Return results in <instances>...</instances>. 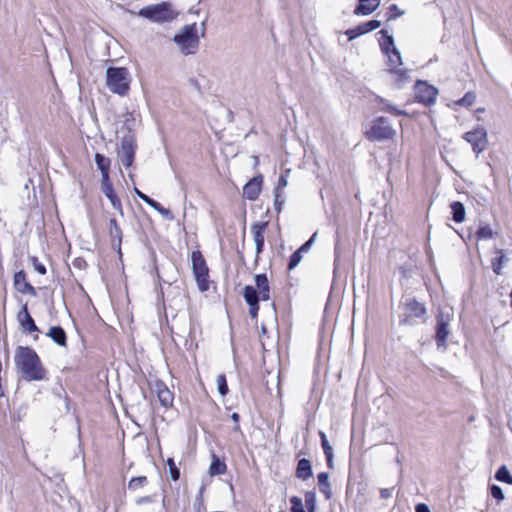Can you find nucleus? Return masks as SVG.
<instances>
[{
	"mask_svg": "<svg viewBox=\"0 0 512 512\" xmlns=\"http://www.w3.org/2000/svg\"><path fill=\"white\" fill-rule=\"evenodd\" d=\"M14 286L22 294H29L33 297L37 295L36 289L26 280V274L23 270L15 273Z\"/></svg>",
	"mask_w": 512,
	"mask_h": 512,
	"instance_id": "nucleus-16",
	"label": "nucleus"
},
{
	"mask_svg": "<svg viewBox=\"0 0 512 512\" xmlns=\"http://www.w3.org/2000/svg\"><path fill=\"white\" fill-rule=\"evenodd\" d=\"M150 207L153 208L154 210H156L159 214H161L165 219L167 220H173L174 219V216L172 214V212L163 207L159 202L157 201H152V203H150Z\"/></svg>",
	"mask_w": 512,
	"mask_h": 512,
	"instance_id": "nucleus-34",
	"label": "nucleus"
},
{
	"mask_svg": "<svg viewBox=\"0 0 512 512\" xmlns=\"http://www.w3.org/2000/svg\"><path fill=\"white\" fill-rule=\"evenodd\" d=\"M450 207L452 211L453 220L457 223L463 222L466 214L464 205L459 201H454Z\"/></svg>",
	"mask_w": 512,
	"mask_h": 512,
	"instance_id": "nucleus-29",
	"label": "nucleus"
},
{
	"mask_svg": "<svg viewBox=\"0 0 512 512\" xmlns=\"http://www.w3.org/2000/svg\"><path fill=\"white\" fill-rule=\"evenodd\" d=\"M212 461L209 467V474L211 476L214 475H222L226 472L227 466L224 461H221L220 458L216 454H212Z\"/></svg>",
	"mask_w": 512,
	"mask_h": 512,
	"instance_id": "nucleus-27",
	"label": "nucleus"
},
{
	"mask_svg": "<svg viewBox=\"0 0 512 512\" xmlns=\"http://www.w3.org/2000/svg\"><path fill=\"white\" fill-rule=\"evenodd\" d=\"M313 475L310 460L302 458L298 461L296 468V477L301 480H307Z\"/></svg>",
	"mask_w": 512,
	"mask_h": 512,
	"instance_id": "nucleus-24",
	"label": "nucleus"
},
{
	"mask_svg": "<svg viewBox=\"0 0 512 512\" xmlns=\"http://www.w3.org/2000/svg\"><path fill=\"white\" fill-rule=\"evenodd\" d=\"M393 489L391 488H382L380 490V496L382 499H388L392 496Z\"/></svg>",
	"mask_w": 512,
	"mask_h": 512,
	"instance_id": "nucleus-50",
	"label": "nucleus"
},
{
	"mask_svg": "<svg viewBox=\"0 0 512 512\" xmlns=\"http://www.w3.org/2000/svg\"><path fill=\"white\" fill-rule=\"evenodd\" d=\"M14 363L18 374L27 382L42 381L47 378V371L40 357L30 347L18 346L15 350Z\"/></svg>",
	"mask_w": 512,
	"mask_h": 512,
	"instance_id": "nucleus-1",
	"label": "nucleus"
},
{
	"mask_svg": "<svg viewBox=\"0 0 512 512\" xmlns=\"http://www.w3.org/2000/svg\"><path fill=\"white\" fill-rule=\"evenodd\" d=\"M137 15L156 23L171 22L177 17L169 2L149 5L139 10Z\"/></svg>",
	"mask_w": 512,
	"mask_h": 512,
	"instance_id": "nucleus-4",
	"label": "nucleus"
},
{
	"mask_svg": "<svg viewBox=\"0 0 512 512\" xmlns=\"http://www.w3.org/2000/svg\"><path fill=\"white\" fill-rule=\"evenodd\" d=\"M230 417L236 423V425L234 427V431H240V426L238 425V422H239V419H240L239 414L234 412V413L231 414Z\"/></svg>",
	"mask_w": 512,
	"mask_h": 512,
	"instance_id": "nucleus-51",
	"label": "nucleus"
},
{
	"mask_svg": "<svg viewBox=\"0 0 512 512\" xmlns=\"http://www.w3.org/2000/svg\"><path fill=\"white\" fill-rule=\"evenodd\" d=\"M495 478L498 481L505 482V483H508V484H512V476H511L508 468L505 465L501 466L498 469V471L495 474Z\"/></svg>",
	"mask_w": 512,
	"mask_h": 512,
	"instance_id": "nucleus-33",
	"label": "nucleus"
},
{
	"mask_svg": "<svg viewBox=\"0 0 512 512\" xmlns=\"http://www.w3.org/2000/svg\"><path fill=\"white\" fill-rule=\"evenodd\" d=\"M508 297L510 298V303L512 304V290L507 293Z\"/></svg>",
	"mask_w": 512,
	"mask_h": 512,
	"instance_id": "nucleus-56",
	"label": "nucleus"
},
{
	"mask_svg": "<svg viewBox=\"0 0 512 512\" xmlns=\"http://www.w3.org/2000/svg\"><path fill=\"white\" fill-rule=\"evenodd\" d=\"M359 5L355 8L356 15H369L380 5V0H358Z\"/></svg>",
	"mask_w": 512,
	"mask_h": 512,
	"instance_id": "nucleus-21",
	"label": "nucleus"
},
{
	"mask_svg": "<svg viewBox=\"0 0 512 512\" xmlns=\"http://www.w3.org/2000/svg\"><path fill=\"white\" fill-rule=\"evenodd\" d=\"M154 391L157 394L158 400L165 408L171 407L173 404V393L161 381L155 383Z\"/></svg>",
	"mask_w": 512,
	"mask_h": 512,
	"instance_id": "nucleus-18",
	"label": "nucleus"
},
{
	"mask_svg": "<svg viewBox=\"0 0 512 512\" xmlns=\"http://www.w3.org/2000/svg\"><path fill=\"white\" fill-rule=\"evenodd\" d=\"M382 39L380 40V47L383 53H388L389 50L396 48L394 46V39L388 34L386 30H381Z\"/></svg>",
	"mask_w": 512,
	"mask_h": 512,
	"instance_id": "nucleus-30",
	"label": "nucleus"
},
{
	"mask_svg": "<svg viewBox=\"0 0 512 512\" xmlns=\"http://www.w3.org/2000/svg\"><path fill=\"white\" fill-rule=\"evenodd\" d=\"M167 465L169 466L171 478L174 481L178 480L179 476H180V472H179V469L176 467L175 462L172 458L167 459Z\"/></svg>",
	"mask_w": 512,
	"mask_h": 512,
	"instance_id": "nucleus-44",
	"label": "nucleus"
},
{
	"mask_svg": "<svg viewBox=\"0 0 512 512\" xmlns=\"http://www.w3.org/2000/svg\"><path fill=\"white\" fill-rule=\"evenodd\" d=\"M396 131L389 124L388 119L384 117L376 118L371 128L366 132V137L372 141H384L392 139Z\"/></svg>",
	"mask_w": 512,
	"mask_h": 512,
	"instance_id": "nucleus-8",
	"label": "nucleus"
},
{
	"mask_svg": "<svg viewBox=\"0 0 512 512\" xmlns=\"http://www.w3.org/2000/svg\"><path fill=\"white\" fill-rule=\"evenodd\" d=\"M128 12H129L131 15H136V13H135L134 11L129 10Z\"/></svg>",
	"mask_w": 512,
	"mask_h": 512,
	"instance_id": "nucleus-57",
	"label": "nucleus"
},
{
	"mask_svg": "<svg viewBox=\"0 0 512 512\" xmlns=\"http://www.w3.org/2000/svg\"><path fill=\"white\" fill-rule=\"evenodd\" d=\"M255 286L247 285L243 289V297L249 306L251 318H256L258 315L259 300L267 301L270 299V286L266 274L255 276Z\"/></svg>",
	"mask_w": 512,
	"mask_h": 512,
	"instance_id": "nucleus-2",
	"label": "nucleus"
},
{
	"mask_svg": "<svg viewBox=\"0 0 512 512\" xmlns=\"http://www.w3.org/2000/svg\"><path fill=\"white\" fill-rule=\"evenodd\" d=\"M101 191L109 199L112 207L116 209L121 216L124 215L122 203L116 195L110 179L101 181Z\"/></svg>",
	"mask_w": 512,
	"mask_h": 512,
	"instance_id": "nucleus-14",
	"label": "nucleus"
},
{
	"mask_svg": "<svg viewBox=\"0 0 512 512\" xmlns=\"http://www.w3.org/2000/svg\"><path fill=\"white\" fill-rule=\"evenodd\" d=\"M267 226L268 222H255L251 225V232L255 242L257 256L263 252Z\"/></svg>",
	"mask_w": 512,
	"mask_h": 512,
	"instance_id": "nucleus-13",
	"label": "nucleus"
},
{
	"mask_svg": "<svg viewBox=\"0 0 512 512\" xmlns=\"http://www.w3.org/2000/svg\"><path fill=\"white\" fill-rule=\"evenodd\" d=\"M106 83L110 91L121 96L129 91V72L124 67H110L106 71Z\"/></svg>",
	"mask_w": 512,
	"mask_h": 512,
	"instance_id": "nucleus-5",
	"label": "nucleus"
},
{
	"mask_svg": "<svg viewBox=\"0 0 512 512\" xmlns=\"http://www.w3.org/2000/svg\"><path fill=\"white\" fill-rule=\"evenodd\" d=\"M426 313L427 310L423 303L418 302L416 299H407L404 303V315L400 323L403 325H411L413 319L423 318Z\"/></svg>",
	"mask_w": 512,
	"mask_h": 512,
	"instance_id": "nucleus-10",
	"label": "nucleus"
},
{
	"mask_svg": "<svg viewBox=\"0 0 512 512\" xmlns=\"http://www.w3.org/2000/svg\"><path fill=\"white\" fill-rule=\"evenodd\" d=\"M380 26H381V22L380 21H378V20H370L368 22L361 23L360 25H358L357 27H355L353 29L347 30L345 32V34L348 36L349 40H353V39L357 38L360 35H363V34H366V33H369L371 31L376 30Z\"/></svg>",
	"mask_w": 512,
	"mask_h": 512,
	"instance_id": "nucleus-15",
	"label": "nucleus"
},
{
	"mask_svg": "<svg viewBox=\"0 0 512 512\" xmlns=\"http://www.w3.org/2000/svg\"><path fill=\"white\" fill-rule=\"evenodd\" d=\"M305 506L308 512H314L316 509V494L313 491L305 493Z\"/></svg>",
	"mask_w": 512,
	"mask_h": 512,
	"instance_id": "nucleus-35",
	"label": "nucleus"
},
{
	"mask_svg": "<svg viewBox=\"0 0 512 512\" xmlns=\"http://www.w3.org/2000/svg\"><path fill=\"white\" fill-rule=\"evenodd\" d=\"M274 204H275L276 210L279 212L281 210V205L283 204V201H280L278 199V202L276 203V197L274 196Z\"/></svg>",
	"mask_w": 512,
	"mask_h": 512,
	"instance_id": "nucleus-54",
	"label": "nucleus"
},
{
	"mask_svg": "<svg viewBox=\"0 0 512 512\" xmlns=\"http://www.w3.org/2000/svg\"><path fill=\"white\" fill-rule=\"evenodd\" d=\"M319 436L321 438V446L323 449V452L325 454L326 460H327V466L332 469L334 467L333 465V448L330 445L326 434L323 431L319 432Z\"/></svg>",
	"mask_w": 512,
	"mask_h": 512,
	"instance_id": "nucleus-25",
	"label": "nucleus"
},
{
	"mask_svg": "<svg viewBox=\"0 0 512 512\" xmlns=\"http://www.w3.org/2000/svg\"><path fill=\"white\" fill-rule=\"evenodd\" d=\"M149 501H150V497L147 496V497H142V498L138 499L136 501V503L137 504H142V503L149 502Z\"/></svg>",
	"mask_w": 512,
	"mask_h": 512,
	"instance_id": "nucleus-55",
	"label": "nucleus"
},
{
	"mask_svg": "<svg viewBox=\"0 0 512 512\" xmlns=\"http://www.w3.org/2000/svg\"><path fill=\"white\" fill-rule=\"evenodd\" d=\"M31 262L33 264L34 269L41 275H44L46 273V268L44 264L38 261L36 257L31 258Z\"/></svg>",
	"mask_w": 512,
	"mask_h": 512,
	"instance_id": "nucleus-47",
	"label": "nucleus"
},
{
	"mask_svg": "<svg viewBox=\"0 0 512 512\" xmlns=\"http://www.w3.org/2000/svg\"><path fill=\"white\" fill-rule=\"evenodd\" d=\"M316 236H317V233H314V234L311 236V238H310L308 241H306V242H305V243H304V244H303V245L298 249V250H299V252H301V253H306V252H308V251L310 250V248H311V246H312V244H313V242H314V240H315Z\"/></svg>",
	"mask_w": 512,
	"mask_h": 512,
	"instance_id": "nucleus-48",
	"label": "nucleus"
},
{
	"mask_svg": "<svg viewBox=\"0 0 512 512\" xmlns=\"http://www.w3.org/2000/svg\"><path fill=\"white\" fill-rule=\"evenodd\" d=\"M463 138L471 144L473 151L478 155L487 146V132L483 127H476L464 134Z\"/></svg>",
	"mask_w": 512,
	"mask_h": 512,
	"instance_id": "nucleus-12",
	"label": "nucleus"
},
{
	"mask_svg": "<svg viewBox=\"0 0 512 512\" xmlns=\"http://www.w3.org/2000/svg\"><path fill=\"white\" fill-rule=\"evenodd\" d=\"M382 111L391 113V114L396 115V116L406 115L405 111L400 110V109L396 108L395 106H393L391 104H385V106L382 107Z\"/></svg>",
	"mask_w": 512,
	"mask_h": 512,
	"instance_id": "nucleus-46",
	"label": "nucleus"
},
{
	"mask_svg": "<svg viewBox=\"0 0 512 512\" xmlns=\"http://www.w3.org/2000/svg\"><path fill=\"white\" fill-rule=\"evenodd\" d=\"M388 57V65L391 68H396L399 65H402L401 53L397 48H393L388 51V53H384Z\"/></svg>",
	"mask_w": 512,
	"mask_h": 512,
	"instance_id": "nucleus-31",
	"label": "nucleus"
},
{
	"mask_svg": "<svg viewBox=\"0 0 512 512\" xmlns=\"http://www.w3.org/2000/svg\"><path fill=\"white\" fill-rule=\"evenodd\" d=\"M438 95V89L425 81H417L415 84V98L419 103L425 106L435 104Z\"/></svg>",
	"mask_w": 512,
	"mask_h": 512,
	"instance_id": "nucleus-11",
	"label": "nucleus"
},
{
	"mask_svg": "<svg viewBox=\"0 0 512 512\" xmlns=\"http://www.w3.org/2000/svg\"><path fill=\"white\" fill-rule=\"evenodd\" d=\"M193 273L200 291L209 289V269L200 251H193L191 255Z\"/></svg>",
	"mask_w": 512,
	"mask_h": 512,
	"instance_id": "nucleus-7",
	"label": "nucleus"
},
{
	"mask_svg": "<svg viewBox=\"0 0 512 512\" xmlns=\"http://www.w3.org/2000/svg\"><path fill=\"white\" fill-rule=\"evenodd\" d=\"M216 383H217V389H218V392L220 393V395L225 396L229 390L228 385H227L226 376L224 374L218 375L217 379H216Z\"/></svg>",
	"mask_w": 512,
	"mask_h": 512,
	"instance_id": "nucleus-37",
	"label": "nucleus"
},
{
	"mask_svg": "<svg viewBox=\"0 0 512 512\" xmlns=\"http://www.w3.org/2000/svg\"><path fill=\"white\" fill-rule=\"evenodd\" d=\"M403 14H404L403 10L399 9L396 4H392L389 7V14L387 16V20L392 21V20L402 16Z\"/></svg>",
	"mask_w": 512,
	"mask_h": 512,
	"instance_id": "nucleus-42",
	"label": "nucleus"
},
{
	"mask_svg": "<svg viewBox=\"0 0 512 512\" xmlns=\"http://www.w3.org/2000/svg\"><path fill=\"white\" fill-rule=\"evenodd\" d=\"M134 192L142 201H144L149 206H150V203H152V201H154V199L150 198L149 196H147L146 194L141 192L137 187H134Z\"/></svg>",
	"mask_w": 512,
	"mask_h": 512,
	"instance_id": "nucleus-49",
	"label": "nucleus"
},
{
	"mask_svg": "<svg viewBox=\"0 0 512 512\" xmlns=\"http://www.w3.org/2000/svg\"><path fill=\"white\" fill-rule=\"evenodd\" d=\"M189 84L196 90L200 91V85L196 79H193V78L189 79Z\"/></svg>",
	"mask_w": 512,
	"mask_h": 512,
	"instance_id": "nucleus-53",
	"label": "nucleus"
},
{
	"mask_svg": "<svg viewBox=\"0 0 512 512\" xmlns=\"http://www.w3.org/2000/svg\"><path fill=\"white\" fill-rule=\"evenodd\" d=\"M136 148L137 144L135 135L129 129L121 138V144L118 150V158L126 168H129L133 164Z\"/></svg>",
	"mask_w": 512,
	"mask_h": 512,
	"instance_id": "nucleus-9",
	"label": "nucleus"
},
{
	"mask_svg": "<svg viewBox=\"0 0 512 512\" xmlns=\"http://www.w3.org/2000/svg\"><path fill=\"white\" fill-rule=\"evenodd\" d=\"M317 478L320 492L323 493L327 499H330L332 497V490L328 473L321 472L318 474Z\"/></svg>",
	"mask_w": 512,
	"mask_h": 512,
	"instance_id": "nucleus-28",
	"label": "nucleus"
},
{
	"mask_svg": "<svg viewBox=\"0 0 512 512\" xmlns=\"http://www.w3.org/2000/svg\"><path fill=\"white\" fill-rule=\"evenodd\" d=\"M476 96L472 92H467L461 99L455 102L456 105L470 107L474 104Z\"/></svg>",
	"mask_w": 512,
	"mask_h": 512,
	"instance_id": "nucleus-36",
	"label": "nucleus"
},
{
	"mask_svg": "<svg viewBox=\"0 0 512 512\" xmlns=\"http://www.w3.org/2000/svg\"><path fill=\"white\" fill-rule=\"evenodd\" d=\"M290 169H287L283 174L280 175L278 180V185L274 191V196L276 197V203L278 202V198H280L283 190L288 185V177H289Z\"/></svg>",
	"mask_w": 512,
	"mask_h": 512,
	"instance_id": "nucleus-32",
	"label": "nucleus"
},
{
	"mask_svg": "<svg viewBox=\"0 0 512 512\" xmlns=\"http://www.w3.org/2000/svg\"><path fill=\"white\" fill-rule=\"evenodd\" d=\"M262 176H257L245 184L243 195L248 200H255L261 192Z\"/></svg>",
	"mask_w": 512,
	"mask_h": 512,
	"instance_id": "nucleus-19",
	"label": "nucleus"
},
{
	"mask_svg": "<svg viewBox=\"0 0 512 512\" xmlns=\"http://www.w3.org/2000/svg\"><path fill=\"white\" fill-rule=\"evenodd\" d=\"M389 72L393 75L398 88H401L410 80L409 71L406 69L390 68Z\"/></svg>",
	"mask_w": 512,
	"mask_h": 512,
	"instance_id": "nucleus-26",
	"label": "nucleus"
},
{
	"mask_svg": "<svg viewBox=\"0 0 512 512\" xmlns=\"http://www.w3.org/2000/svg\"><path fill=\"white\" fill-rule=\"evenodd\" d=\"M490 491H491L492 497L498 501H502L505 498L502 488L498 485H495V484L491 485Z\"/></svg>",
	"mask_w": 512,
	"mask_h": 512,
	"instance_id": "nucleus-45",
	"label": "nucleus"
},
{
	"mask_svg": "<svg viewBox=\"0 0 512 512\" xmlns=\"http://www.w3.org/2000/svg\"><path fill=\"white\" fill-rule=\"evenodd\" d=\"M302 260V253L299 252V250L295 251L289 260L288 269L292 270L294 269Z\"/></svg>",
	"mask_w": 512,
	"mask_h": 512,
	"instance_id": "nucleus-43",
	"label": "nucleus"
},
{
	"mask_svg": "<svg viewBox=\"0 0 512 512\" xmlns=\"http://www.w3.org/2000/svg\"><path fill=\"white\" fill-rule=\"evenodd\" d=\"M452 319H453L452 308L444 307V308H440L438 310V313L436 315L437 325H436L435 339H436L437 346L439 348L446 347V341L450 334L449 326H450V322L452 321Z\"/></svg>",
	"mask_w": 512,
	"mask_h": 512,
	"instance_id": "nucleus-6",
	"label": "nucleus"
},
{
	"mask_svg": "<svg viewBox=\"0 0 512 512\" xmlns=\"http://www.w3.org/2000/svg\"><path fill=\"white\" fill-rule=\"evenodd\" d=\"M497 253L499 254V256H497L496 258L493 259L492 268H493V271L499 275V274H501L502 263H503V260L505 259V256L502 254L501 251H498Z\"/></svg>",
	"mask_w": 512,
	"mask_h": 512,
	"instance_id": "nucleus-41",
	"label": "nucleus"
},
{
	"mask_svg": "<svg viewBox=\"0 0 512 512\" xmlns=\"http://www.w3.org/2000/svg\"><path fill=\"white\" fill-rule=\"evenodd\" d=\"M415 511L416 512H430V509L426 504L420 503V504L416 505Z\"/></svg>",
	"mask_w": 512,
	"mask_h": 512,
	"instance_id": "nucleus-52",
	"label": "nucleus"
},
{
	"mask_svg": "<svg viewBox=\"0 0 512 512\" xmlns=\"http://www.w3.org/2000/svg\"><path fill=\"white\" fill-rule=\"evenodd\" d=\"M174 42L178 45L184 55L195 54L199 48V36L197 35V25L192 23L185 25L180 33L174 36Z\"/></svg>",
	"mask_w": 512,
	"mask_h": 512,
	"instance_id": "nucleus-3",
	"label": "nucleus"
},
{
	"mask_svg": "<svg viewBox=\"0 0 512 512\" xmlns=\"http://www.w3.org/2000/svg\"><path fill=\"white\" fill-rule=\"evenodd\" d=\"M493 231L492 229L486 225L480 227L476 232V237L478 240H487L493 237Z\"/></svg>",
	"mask_w": 512,
	"mask_h": 512,
	"instance_id": "nucleus-39",
	"label": "nucleus"
},
{
	"mask_svg": "<svg viewBox=\"0 0 512 512\" xmlns=\"http://www.w3.org/2000/svg\"><path fill=\"white\" fill-rule=\"evenodd\" d=\"M49 338L52 339L57 345L61 347H66L67 345V336L64 329L60 326H52L46 334Z\"/></svg>",
	"mask_w": 512,
	"mask_h": 512,
	"instance_id": "nucleus-22",
	"label": "nucleus"
},
{
	"mask_svg": "<svg viewBox=\"0 0 512 512\" xmlns=\"http://www.w3.org/2000/svg\"><path fill=\"white\" fill-rule=\"evenodd\" d=\"M147 483V478L145 476H139L132 478L128 483V488L130 490H137Z\"/></svg>",
	"mask_w": 512,
	"mask_h": 512,
	"instance_id": "nucleus-38",
	"label": "nucleus"
},
{
	"mask_svg": "<svg viewBox=\"0 0 512 512\" xmlns=\"http://www.w3.org/2000/svg\"><path fill=\"white\" fill-rule=\"evenodd\" d=\"M17 320H18L21 328L24 331H26L28 333H33V332L39 331L38 327L36 326L33 318L31 317V315L28 311L26 304L23 305L22 309L18 312Z\"/></svg>",
	"mask_w": 512,
	"mask_h": 512,
	"instance_id": "nucleus-17",
	"label": "nucleus"
},
{
	"mask_svg": "<svg viewBox=\"0 0 512 512\" xmlns=\"http://www.w3.org/2000/svg\"><path fill=\"white\" fill-rule=\"evenodd\" d=\"M291 503V512H305L303 501L298 496H293L290 498Z\"/></svg>",
	"mask_w": 512,
	"mask_h": 512,
	"instance_id": "nucleus-40",
	"label": "nucleus"
},
{
	"mask_svg": "<svg viewBox=\"0 0 512 512\" xmlns=\"http://www.w3.org/2000/svg\"><path fill=\"white\" fill-rule=\"evenodd\" d=\"M109 235L111 238V245L114 249H118V252L121 253V243H122V230L115 218H111L109 221Z\"/></svg>",
	"mask_w": 512,
	"mask_h": 512,
	"instance_id": "nucleus-20",
	"label": "nucleus"
},
{
	"mask_svg": "<svg viewBox=\"0 0 512 512\" xmlns=\"http://www.w3.org/2000/svg\"><path fill=\"white\" fill-rule=\"evenodd\" d=\"M95 163L97 165V168L101 172V181L110 179L109 170H110L111 160L108 157H106L100 153H96L95 154Z\"/></svg>",
	"mask_w": 512,
	"mask_h": 512,
	"instance_id": "nucleus-23",
	"label": "nucleus"
}]
</instances>
